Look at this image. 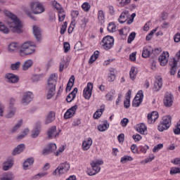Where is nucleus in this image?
Wrapping results in <instances>:
<instances>
[{
  "label": "nucleus",
  "mask_w": 180,
  "mask_h": 180,
  "mask_svg": "<svg viewBox=\"0 0 180 180\" xmlns=\"http://www.w3.org/2000/svg\"><path fill=\"white\" fill-rule=\"evenodd\" d=\"M36 44L32 41H26L24 42L21 46L16 42H13L8 45V50L9 51H16V50L20 49V54L23 57V56H30V54H33L36 49Z\"/></svg>",
  "instance_id": "obj_1"
},
{
  "label": "nucleus",
  "mask_w": 180,
  "mask_h": 180,
  "mask_svg": "<svg viewBox=\"0 0 180 180\" xmlns=\"http://www.w3.org/2000/svg\"><path fill=\"white\" fill-rule=\"evenodd\" d=\"M5 15H7V17L8 18L7 25L8 27L11 29L13 33H22L23 30H22V27H23V25L22 24V21L19 20L18 16L8 11H5Z\"/></svg>",
  "instance_id": "obj_2"
},
{
  "label": "nucleus",
  "mask_w": 180,
  "mask_h": 180,
  "mask_svg": "<svg viewBox=\"0 0 180 180\" xmlns=\"http://www.w3.org/2000/svg\"><path fill=\"white\" fill-rule=\"evenodd\" d=\"M58 76L56 74H51L48 79L47 89L49 91L46 95V99H51L56 94V85L57 84V79Z\"/></svg>",
  "instance_id": "obj_3"
},
{
  "label": "nucleus",
  "mask_w": 180,
  "mask_h": 180,
  "mask_svg": "<svg viewBox=\"0 0 180 180\" xmlns=\"http://www.w3.org/2000/svg\"><path fill=\"white\" fill-rule=\"evenodd\" d=\"M172 117L170 115L163 117L158 127V130H159V131L168 130L169 127H171V124H172Z\"/></svg>",
  "instance_id": "obj_4"
},
{
  "label": "nucleus",
  "mask_w": 180,
  "mask_h": 180,
  "mask_svg": "<svg viewBox=\"0 0 180 180\" xmlns=\"http://www.w3.org/2000/svg\"><path fill=\"white\" fill-rule=\"evenodd\" d=\"M99 165H103V160L93 161L91 163V166L92 167L93 171L91 169H88L86 172L88 175H89L90 176H92L101 172V166Z\"/></svg>",
  "instance_id": "obj_5"
},
{
  "label": "nucleus",
  "mask_w": 180,
  "mask_h": 180,
  "mask_svg": "<svg viewBox=\"0 0 180 180\" xmlns=\"http://www.w3.org/2000/svg\"><path fill=\"white\" fill-rule=\"evenodd\" d=\"M30 8L32 11V13L34 15H39L40 13H43L44 12V6H43V4L39 1H32L30 3Z\"/></svg>",
  "instance_id": "obj_6"
},
{
  "label": "nucleus",
  "mask_w": 180,
  "mask_h": 180,
  "mask_svg": "<svg viewBox=\"0 0 180 180\" xmlns=\"http://www.w3.org/2000/svg\"><path fill=\"white\" fill-rule=\"evenodd\" d=\"M68 172V163L65 162L59 165V166L53 172L52 175H62V174H67Z\"/></svg>",
  "instance_id": "obj_7"
},
{
  "label": "nucleus",
  "mask_w": 180,
  "mask_h": 180,
  "mask_svg": "<svg viewBox=\"0 0 180 180\" xmlns=\"http://www.w3.org/2000/svg\"><path fill=\"white\" fill-rule=\"evenodd\" d=\"M115 39L110 36L105 37L101 42V45L104 50H110L113 47Z\"/></svg>",
  "instance_id": "obj_8"
},
{
  "label": "nucleus",
  "mask_w": 180,
  "mask_h": 180,
  "mask_svg": "<svg viewBox=\"0 0 180 180\" xmlns=\"http://www.w3.org/2000/svg\"><path fill=\"white\" fill-rule=\"evenodd\" d=\"M79 15V11H78L77 10H72L70 12V15L72 17V22L68 28L69 34L72 33V32L74 31V28L75 27V20L78 18Z\"/></svg>",
  "instance_id": "obj_9"
},
{
  "label": "nucleus",
  "mask_w": 180,
  "mask_h": 180,
  "mask_svg": "<svg viewBox=\"0 0 180 180\" xmlns=\"http://www.w3.org/2000/svg\"><path fill=\"white\" fill-rule=\"evenodd\" d=\"M143 98H144V94H143V90H140L136 94L135 98L132 101V106H134V108H139L141 102H143Z\"/></svg>",
  "instance_id": "obj_10"
},
{
  "label": "nucleus",
  "mask_w": 180,
  "mask_h": 180,
  "mask_svg": "<svg viewBox=\"0 0 180 180\" xmlns=\"http://www.w3.org/2000/svg\"><path fill=\"white\" fill-rule=\"evenodd\" d=\"M92 89H94V84L89 82L83 91V96L85 99H91V96H92Z\"/></svg>",
  "instance_id": "obj_11"
},
{
  "label": "nucleus",
  "mask_w": 180,
  "mask_h": 180,
  "mask_svg": "<svg viewBox=\"0 0 180 180\" xmlns=\"http://www.w3.org/2000/svg\"><path fill=\"white\" fill-rule=\"evenodd\" d=\"M168 58H169V53L164 51L158 58L159 63L162 67H165L168 64Z\"/></svg>",
  "instance_id": "obj_12"
},
{
  "label": "nucleus",
  "mask_w": 180,
  "mask_h": 180,
  "mask_svg": "<svg viewBox=\"0 0 180 180\" xmlns=\"http://www.w3.org/2000/svg\"><path fill=\"white\" fill-rule=\"evenodd\" d=\"M163 102L166 108H171V106H172V105L174 104V97L172 96V94L167 93L165 95Z\"/></svg>",
  "instance_id": "obj_13"
},
{
  "label": "nucleus",
  "mask_w": 180,
  "mask_h": 180,
  "mask_svg": "<svg viewBox=\"0 0 180 180\" xmlns=\"http://www.w3.org/2000/svg\"><path fill=\"white\" fill-rule=\"evenodd\" d=\"M32 101H33V93L27 91L23 94L21 102L22 105L26 106Z\"/></svg>",
  "instance_id": "obj_14"
},
{
  "label": "nucleus",
  "mask_w": 180,
  "mask_h": 180,
  "mask_svg": "<svg viewBox=\"0 0 180 180\" xmlns=\"http://www.w3.org/2000/svg\"><path fill=\"white\" fill-rule=\"evenodd\" d=\"M5 78H6L7 82H10L11 84H18L19 82V76L13 73L6 74Z\"/></svg>",
  "instance_id": "obj_15"
},
{
  "label": "nucleus",
  "mask_w": 180,
  "mask_h": 180,
  "mask_svg": "<svg viewBox=\"0 0 180 180\" xmlns=\"http://www.w3.org/2000/svg\"><path fill=\"white\" fill-rule=\"evenodd\" d=\"M32 32L37 41L40 42L41 41V29L37 25H34Z\"/></svg>",
  "instance_id": "obj_16"
},
{
  "label": "nucleus",
  "mask_w": 180,
  "mask_h": 180,
  "mask_svg": "<svg viewBox=\"0 0 180 180\" xmlns=\"http://www.w3.org/2000/svg\"><path fill=\"white\" fill-rule=\"evenodd\" d=\"M158 119V112L153 111L150 114L148 115V122L149 124H153V123H155V120Z\"/></svg>",
  "instance_id": "obj_17"
},
{
  "label": "nucleus",
  "mask_w": 180,
  "mask_h": 180,
  "mask_svg": "<svg viewBox=\"0 0 180 180\" xmlns=\"http://www.w3.org/2000/svg\"><path fill=\"white\" fill-rule=\"evenodd\" d=\"M25 148H26V146L25 143H21L18 145L16 148H15L12 152V155H18V154H20V153H23L25 151Z\"/></svg>",
  "instance_id": "obj_18"
},
{
  "label": "nucleus",
  "mask_w": 180,
  "mask_h": 180,
  "mask_svg": "<svg viewBox=\"0 0 180 180\" xmlns=\"http://www.w3.org/2000/svg\"><path fill=\"white\" fill-rule=\"evenodd\" d=\"M93 141L91 138H88L85 141H83L82 147L84 151H87L91 148V146H92Z\"/></svg>",
  "instance_id": "obj_19"
},
{
  "label": "nucleus",
  "mask_w": 180,
  "mask_h": 180,
  "mask_svg": "<svg viewBox=\"0 0 180 180\" xmlns=\"http://www.w3.org/2000/svg\"><path fill=\"white\" fill-rule=\"evenodd\" d=\"M161 88H162V78L158 77L154 83L153 91L158 92Z\"/></svg>",
  "instance_id": "obj_20"
},
{
  "label": "nucleus",
  "mask_w": 180,
  "mask_h": 180,
  "mask_svg": "<svg viewBox=\"0 0 180 180\" xmlns=\"http://www.w3.org/2000/svg\"><path fill=\"white\" fill-rule=\"evenodd\" d=\"M54 120H56V112L53 111H50L45 120V124L52 123V122H54Z\"/></svg>",
  "instance_id": "obj_21"
},
{
  "label": "nucleus",
  "mask_w": 180,
  "mask_h": 180,
  "mask_svg": "<svg viewBox=\"0 0 180 180\" xmlns=\"http://www.w3.org/2000/svg\"><path fill=\"white\" fill-rule=\"evenodd\" d=\"M171 65V70L170 74L171 75H175L176 73V70L178 69V60H176L175 58H173Z\"/></svg>",
  "instance_id": "obj_22"
},
{
  "label": "nucleus",
  "mask_w": 180,
  "mask_h": 180,
  "mask_svg": "<svg viewBox=\"0 0 180 180\" xmlns=\"http://www.w3.org/2000/svg\"><path fill=\"white\" fill-rule=\"evenodd\" d=\"M127 19H129V11H125L121 13L118 18V21L120 23L123 24L125 22H127Z\"/></svg>",
  "instance_id": "obj_23"
},
{
  "label": "nucleus",
  "mask_w": 180,
  "mask_h": 180,
  "mask_svg": "<svg viewBox=\"0 0 180 180\" xmlns=\"http://www.w3.org/2000/svg\"><path fill=\"white\" fill-rule=\"evenodd\" d=\"M34 158H27L23 162V165H22L23 169H25V171L29 169V167H30V165L34 164Z\"/></svg>",
  "instance_id": "obj_24"
},
{
  "label": "nucleus",
  "mask_w": 180,
  "mask_h": 180,
  "mask_svg": "<svg viewBox=\"0 0 180 180\" xmlns=\"http://www.w3.org/2000/svg\"><path fill=\"white\" fill-rule=\"evenodd\" d=\"M56 131H57V127L53 126L52 127H51L48 131V138L53 139V137H57V136H58V133H56L54 135V133Z\"/></svg>",
  "instance_id": "obj_25"
},
{
  "label": "nucleus",
  "mask_w": 180,
  "mask_h": 180,
  "mask_svg": "<svg viewBox=\"0 0 180 180\" xmlns=\"http://www.w3.org/2000/svg\"><path fill=\"white\" fill-rule=\"evenodd\" d=\"M15 179V174L12 172H7L3 174V176L0 178V180H13Z\"/></svg>",
  "instance_id": "obj_26"
},
{
  "label": "nucleus",
  "mask_w": 180,
  "mask_h": 180,
  "mask_svg": "<svg viewBox=\"0 0 180 180\" xmlns=\"http://www.w3.org/2000/svg\"><path fill=\"white\" fill-rule=\"evenodd\" d=\"M32 65H33V60L32 59L25 60L22 65V70L27 71V69L30 68Z\"/></svg>",
  "instance_id": "obj_27"
},
{
  "label": "nucleus",
  "mask_w": 180,
  "mask_h": 180,
  "mask_svg": "<svg viewBox=\"0 0 180 180\" xmlns=\"http://www.w3.org/2000/svg\"><path fill=\"white\" fill-rule=\"evenodd\" d=\"M151 46L144 47L142 52V57L143 58H148L150 54H151Z\"/></svg>",
  "instance_id": "obj_28"
},
{
  "label": "nucleus",
  "mask_w": 180,
  "mask_h": 180,
  "mask_svg": "<svg viewBox=\"0 0 180 180\" xmlns=\"http://www.w3.org/2000/svg\"><path fill=\"white\" fill-rule=\"evenodd\" d=\"M136 131H138V133H140V134H145L146 131H147V127L146 126V124L141 123L138 125Z\"/></svg>",
  "instance_id": "obj_29"
},
{
  "label": "nucleus",
  "mask_w": 180,
  "mask_h": 180,
  "mask_svg": "<svg viewBox=\"0 0 180 180\" xmlns=\"http://www.w3.org/2000/svg\"><path fill=\"white\" fill-rule=\"evenodd\" d=\"M67 63H68V57L66 56V57H64L60 62V68H59L60 72H63V71L64 70V67L67 68Z\"/></svg>",
  "instance_id": "obj_30"
},
{
  "label": "nucleus",
  "mask_w": 180,
  "mask_h": 180,
  "mask_svg": "<svg viewBox=\"0 0 180 180\" xmlns=\"http://www.w3.org/2000/svg\"><path fill=\"white\" fill-rule=\"evenodd\" d=\"M23 124V120H20L18 123L11 129V133L13 134V133H16L19 129H20V127Z\"/></svg>",
  "instance_id": "obj_31"
},
{
  "label": "nucleus",
  "mask_w": 180,
  "mask_h": 180,
  "mask_svg": "<svg viewBox=\"0 0 180 180\" xmlns=\"http://www.w3.org/2000/svg\"><path fill=\"white\" fill-rule=\"evenodd\" d=\"M11 167H13V160L6 161L4 162L3 170L9 171Z\"/></svg>",
  "instance_id": "obj_32"
},
{
  "label": "nucleus",
  "mask_w": 180,
  "mask_h": 180,
  "mask_svg": "<svg viewBox=\"0 0 180 180\" xmlns=\"http://www.w3.org/2000/svg\"><path fill=\"white\" fill-rule=\"evenodd\" d=\"M77 109H78V105H75L68 109V119L72 117L75 115Z\"/></svg>",
  "instance_id": "obj_33"
},
{
  "label": "nucleus",
  "mask_w": 180,
  "mask_h": 180,
  "mask_svg": "<svg viewBox=\"0 0 180 180\" xmlns=\"http://www.w3.org/2000/svg\"><path fill=\"white\" fill-rule=\"evenodd\" d=\"M77 92H78V88L75 87L73 89V91L69 94V95H68V99H70V101H68L69 103H70V102H72V101H74V99H75V96H76Z\"/></svg>",
  "instance_id": "obj_34"
},
{
  "label": "nucleus",
  "mask_w": 180,
  "mask_h": 180,
  "mask_svg": "<svg viewBox=\"0 0 180 180\" xmlns=\"http://www.w3.org/2000/svg\"><path fill=\"white\" fill-rule=\"evenodd\" d=\"M15 113H16V108L9 107L8 112L6 115V119H12V117L15 116Z\"/></svg>",
  "instance_id": "obj_35"
},
{
  "label": "nucleus",
  "mask_w": 180,
  "mask_h": 180,
  "mask_svg": "<svg viewBox=\"0 0 180 180\" xmlns=\"http://www.w3.org/2000/svg\"><path fill=\"white\" fill-rule=\"evenodd\" d=\"M98 19L99 23H101V25H103V23H105V13H103V11L102 10L98 11Z\"/></svg>",
  "instance_id": "obj_36"
},
{
  "label": "nucleus",
  "mask_w": 180,
  "mask_h": 180,
  "mask_svg": "<svg viewBox=\"0 0 180 180\" xmlns=\"http://www.w3.org/2000/svg\"><path fill=\"white\" fill-rule=\"evenodd\" d=\"M99 57V51H94V54L91 56L89 63V64H92V63H95L98 58Z\"/></svg>",
  "instance_id": "obj_37"
},
{
  "label": "nucleus",
  "mask_w": 180,
  "mask_h": 180,
  "mask_svg": "<svg viewBox=\"0 0 180 180\" xmlns=\"http://www.w3.org/2000/svg\"><path fill=\"white\" fill-rule=\"evenodd\" d=\"M0 32L4 34H9V28H8V27H6L2 22H0Z\"/></svg>",
  "instance_id": "obj_38"
},
{
  "label": "nucleus",
  "mask_w": 180,
  "mask_h": 180,
  "mask_svg": "<svg viewBox=\"0 0 180 180\" xmlns=\"http://www.w3.org/2000/svg\"><path fill=\"white\" fill-rule=\"evenodd\" d=\"M136 75H137V70H136V68L132 67L129 72L130 79L134 81V79H136Z\"/></svg>",
  "instance_id": "obj_39"
},
{
  "label": "nucleus",
  "mask_w": 180,
  "mask_h": 180,
  "mask_svg": "<svg viewBox=\"0 0 180 180\" xmlns=\"http://www.w3.org/2000/svg\"><path fill=\"white\" fill-rule=\"evenodd\" d=\"M75 82V76L72 75L68 80V91H71V89H72V86H74Z\"/></svg>",
  "instance_id": "obj_40"
},
{
  "label": "nucleus",
  "mask_w": 180,
  "mask_h": 180,
  "mask_svg": "<svg viewBox=\"0 0 180 180\" xmlns=\"http://www.w3.org/2000/svg\"><path fill=\"white\" fill-rule=\"evenodd\" d=\"M98 129L99 131H105V130H108V129H109V124H108V122H105L104 123L100 124L98 127Z\"/></svg>",
  "instance_id": "obj_41"
},
{
  "label": "nucleus",
  "mask_w": 180,
  "mask_h": 180,
  "mask_svg": "<svg viewBox=\"0 0 180 180\" xmlns=\"http://www.w3.org/2000/svg\"><path fill=\"white\" fill-rule=\"evenodd\" d=\"M116 79V75H115V70H110V75H108V80L109 82H113Z\"/></svg>",
  "instance_id": "obj_42"
},
{
  "label": "nucleus",
  "mask_w": 180,
  "mask_h": 180,
  "mask_svg": "<svg viewBox=\"0 0 180 180\" xmlns=\"http://www.w3.org/2000/svg\"><path fill=\"white\" fill-rule=\"evenodd\" d=\"M127 161H133V158L129 155H124L121 158L120 162H122V164H126Z\"/></svg>",
  "instance_id": "obj_43"
},
{
  "label": "nucleus",
  "mask_w": 180,
  "mask_h": 180,
  "mask_svg": "<svg viewBox=\"0 0 180 180\" xmlns=\"http://www.w3.org/2000/svg\"><path fill=\"white\" fill-rule=\"evenodd\" d=\"M108 30L112 33H113V32H116V25H115V22H111L108 24Z\"/></svg>",
  "instance_id": "obj_44"
},
{
  "label": "nucleus",
  "mask_w": 180,
  "mask_h": 180,
  "mask_svg": "<svg viewBox=\"0 0 180 180\" xmlns=\"http://www.w3.org/2000/svg\"><path fill=\"white\" fill-rule=\"evenodd\" d=\"M105 110L103 108H101L100 110H98L94 114V119H99L101 116H102V113H103V111Z\"/></svg>",
  "instance_id": "obj_45"
},
{
  "label": "nucleus",
  "mask_w": 180,
  "mask_h": 180,
  "mask_svg": "<svg viewBox=\"0 0 180 180\" xmlns=\"http://www.w3.org/2000/svg\"><path fill=\"white\" fill-rule=\"evenodd\" d=\"M43 78V75H34L32 77V82H39Z\"/></svg>",
  "instance_id": "obj_46"
},
{
  "label": "nucleus",
  "mask_w": 180,
  "mask_h": 180,
  "mask_svg": "<svg viewBox=\"0 0 180 180\" xmlns=\"http://www.w3.org/2000/svg\"><path fill=\"white\" fill-rule=\"evenodd\" d=\"M20 67V61H18L15 63H13L11 65V68L13 71H16V70H19Z\"/></svg>",
  "instance_id": "obj_47"
},
{
  "label": "nucleus",
  "mask_w": 180,
  "mask_h": 180,
  "mask_svg": "<svg viewBox=\"0 0 180 180\" xmlns=\"http://www.w3.org/2000/svg\"><path fill=\"white\" fill-rule=\"evenodd\" d=\"M40 134V130L34 129L32 131L31 137L32 139H37L39 137V135Z\"/></svg>",
  "instance_id": "obj_48"
},
{
  "label": "nucleus",
  "mask_w": 180,
  "mask_h": 180,
  "mask_svg": "<svg viewBox=\"0 0 180 180\" xmlns=\"http://www.w3.org/2000/svg\"><path fill=\"white\" fill-rule=\"evenodd\" d=\"M134 39H136V32H133L129 35L128 39H127V43L129 44H130L131 43V41H133V40H134Z\"/></svg>",
  "instance_id": "obj_49"
},
{
  "label": "nucleus",
  "mask_w": 180,
  "mask_h": 180,
  "mask_svg": "<svg viewBox=\"0 0 180 180\" xmlns=\"http://www.w3.org/2000/svg\"><path fill=\"white\" fill-rule=\"evenodd\" d=\"M53 6L55 9H56V11H58V12L63 10V7H61V5H60V4H58V2H57L56 1H53Z\"/></svg>",
  "instance_id": "obj_50"
},
{
  "label": "nucleus",
  "mask_w": 180,
  "mask_h": 180,
  "mask_svg": "<svg viewBox=\"0 0 180 180\" xmlns=\"http://www.w3.org/2000/svg\"><path fill=\"white\" fill-rule=\"evenodd\" d=\"M75 50H77V51H79V50H84V45H82V42L79 41L75 45Z\"/></svg>",
  "instance_id": "obj_51"
},
{
  "label": "nucleus",
  "mask_w": 180,
  "mask_h": 180,
  "mask_svg": "<svg viewBox=\"0 0 180 180\" xmlns=\"http://www.w3.org/2000/svg\"><path fill=\"white\" fill-rule=\"evenodd\" d=\"M82 8L83 11H84L85 12H88L89 9H91V6L89 5V3L85 2L82 5Z\"/></svg>",
  "instance_id": "obj_52"
},
{
  "label": "nucleus",
  "mask_w": 180,
  "mask_h": 180,
  "mask_svg": "<svg viewBox=\"0 0 180 180\" xmlns=\"http://www.w3.org/2000/svg\"><path fill=\"white\" fill-rule=\"evenodd\" d=\"M162 147H164V144L159 143L157 146H154V148L153 149V152L158 153V151H160V150H161V148H162Z\"/></svg>",
  "instance_id": "obj_53"
},
{
  "label": "nucleus",
  "mask_w": 180,
  "mask_h": 180,
  "mask_svg": "<svg viewBox=\"0 0 180 180\" xmlns=\"http://www.w3.org/2000/svg\"><path fill=\"white\" fill-rule=\"evenodd\" d=\"M174 174H180V168L179 167H172L170 169V174L174 175Z\"/></svg>",
  "instance_id": "obj_54"
},
{
  "label": "nucleus",
  "mask_w": 180,
  "mask_h": 180,
  "mask_svg": "<svg viewBox=\"0 0 180 180\" xmlns=\"http://www.w3.org/2000/svg\"><path fill=\"white\" fill-rule=\"evenodd\" d=\"M47 147L49 150H51V153L57 150V145H56V143H49Z\"/></svg>",
  "instance_id": "obj_55"
},
{
  "label": "nucleus",
  "mask_w": 180,
  "mask_h": 180,
  "mask_svg": "<svg viewBox=\"0 0 180 180\" xmlns=\"http://www.w3.org/2000/svg\"><path fill=\"white\" fill-rule=\"evenodd\" d=\"M68 25V23L67 22V21H65L64 22V25H62V27L60 28V34H64L65 33V31L67 30Z\"/></svg>",
  "instance_id": "obj_56"
},
{
  "label": "nucleus",
  "mask_w": 180,
  "mask_h": 180,
  "mask_svg": "<svg viewBox=\"0 0 180 180\" xmlns=\"http://www.w3.org/2000/svg\"><path fill=\"white\" fill-rule=\"evenodd\" d=\"M124 106L126 109L130 108V97H127L126 101H124Z\"/></svg>",
  "instance_id": "obj_57"
},
{
  "label": "nucleus",
  "mask_w": 180,
  "mask_h": 180,
  "mask_svg": "<svg viewBox=\"0 0 180 180\" xmlns=\"http://www.w3.org/2000/svg\"><path fill=\"white\" fill-rule=\"evenodd\" d=\"M150 148V147H148V146L145 145L143 146H140V151L141 153H143V154H146V153H147V150H148Z\"/></svg>",
  "instance_id": "obj_58"
},
{
  "label": "nucleus",
  "mask_w": 180,
  "mask_h": 180,
  "mask_svg": "<svg viewBox=\"0 0 180 180\" xmlns=\"http://www.w3.org/2000/svg\"><path fill=\"white\" fill-rule=\"evenodd\" d=\"M161 51H162V49L161 48H156L154 50H152V53L153 54H154V56H158V54H160Z\"/></svg>",
  "instance_id": "obj_59"
},
{
  "label": "nucleus",
  "mask_w": 180,
  "mask_h": 180,
  "mask_svg": "<svg viewBox=\"0 0 180 180\" xmlns=\"http://www.w3.org/2000/svg\"><path fill=\"white\" fill-rule=\"evenodd\" d=\"M127 123H129V119L127 118H123L121 120V125L122 127H126L127 126Z\"/></svg>",
  "instance_id": "obj_60"
},
{
  "label": "nucleus",
  "mask_w": 180,
  "mask_h": 180,
  "mask_svg": "<svg viewBox=\"0 0 180 180\" xmlns=\"http://www.w3.org/2000/svg\"><path fill=\"white\" fill-rule=\"evenodd\" d=\"M51 153V150L48 148V147L45 148L42 150V155H49V154Z\"/></svg>",
  "instance_id": "obj_61"
},
{
  "label": "nucleus",
  "mask_w": 180,
  "mask_h": 180,
  "mask_svg": "<svg viewBox=\"0 0 180 180\" xmlns=\"http://www.w3.org/2000/svg\"><path fill=\"white\" fill-rule=\"evenodd\" d=\"M174 41L175 43H179L180 41V33L177 32L174 36Z\"/></svg>",
  "instance_id": "obj_62"
},
{
  "label": "nucleus",
  "mask_w": 180,
  "mask_h": 180,
  "mask_svg": "<svg viewBox=\"0 0 180 180\" xmlns=\"http://www.w3.org/2000/svg\"><path fill=\"white\" fill-rule=\"evenodd\" d=\"M137 54V52H133L129 55V60L131 61H136V55Z\"/></svg>",
  "instance_id": "obj_63"
},
{
  "label": "nucleus",
  "mask_w": 180,
  "mask_h": 180,
  "mask_svg": "<svg viewBox=\"0 0 180 180\" xmlns=\"http://www.w3.org/2000/svg\"><path fill=\"white\" fill-rule=\"evenodd\" d=\"M132 138L134 141H140L141 140V136L140 134L133 135Z\"/></svg>",
  "instance_id": "obj_64"
}]
</instances>
